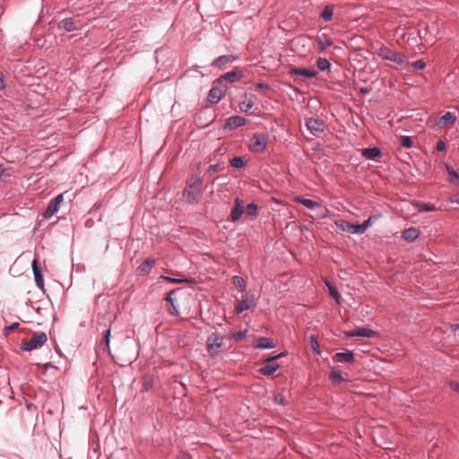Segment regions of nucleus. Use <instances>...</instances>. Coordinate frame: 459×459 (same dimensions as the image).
I'll list each match as a JSON object with an SVG mask.
<instances>
[{"mask_svg": "<svg viewBox=\"0 0 459 459\" xmlns=\"http://www.w3.org/2000/svg\"><path fill=\"white\" fill-rule=\"evenodd\" d=\"M202 183L203 182L200 178H195L188 184L183 193V196L187 203H197L198 197L202 193Z\"/></svg>", "mask_w": 459, "mask_h": 459, "instance_id": "nucleus-1", "label": "nucleus"}, {"mask_svg": "<svg viewBox=\"0 0 459 459\" xmlns=\"http://www.w3.org/2000/svg\"><path fill=\"white\" fill-rule=\"evenodd\" d=\"M47 341L48 336L44 332H35L29 341L21 344V349L25 351H31L43 346Z\"/></svg>", "mask_w": 459, "mask_h": 459, "instance_id": "nucleus-2", "label": "nucleus"}, {"mask_svg": "<svg viewBox=\"0 0 459 459\" xmlns=\"http://www.w3.org/2000/svg\"><path fill=\"white\" fill-rule=\"evenodd\" d=\"M379 57L383 60L392 61L397 65H403L407 63V57L405 55L394 51L387 47H383L378 52Z\"/></svg>", "mask_w": 459, "mask_h": 459, "instance_id": "nucleus-3", "label": "nucleus"}, {"mask_svg": "<svg viewBox=\"0 0 459 459\" xmlns=\"http://www.w3.org/2000/svg\"><path fill=\"white\" fill-rule=\"evenodd\" d=\"M224 337L217 332L212 333L206 340V349L208 353L214 357L219 354V349L223 344Z\"/></svg>", "mask_w": 459, "mask_h": 459, "instance_id": "nucleus-4", "label": "nucleus"}, {"mask_svg": "<svg viewBox=\"0 0 459 459\" xmlns=\"http://www.w3.org/2000/svg\"><path fill=\"white\" fill-rule=\"evenodd\" d=\"M305 126L308 132L315 137L320 138L325 134V123L323 119L309 117L306 120Z\"/></svg>", "mask_w": 459, "mask_h": 459, "instance_id": "nucleus-5", "label": "nucleus"}, {"mask_svg": "<svg viewBox=\"0 0 459 459\" xmlns=\"http://www.w3.org/2000/svg\"><path fill=\"white\" fill-rule=\"evenodd\" d=\"M268 138V134L264 133L254 134L250 140L249 149L253 152H264L267 146Z\"/></svg>", "mask_w": 459, "mask_h": 459, "instance_id": "nucleus-6", "label": "nucleus"}, {"mask_svg": "<svg viewBox=\"0 0 459 459\" xmlns=\"http://www.w3.org/2000/svg\"><path fill=\"white\" fill-rule=\"evenodd\" d=\"M64 201V195L63 194H59L57 195L55 198H53L47 209L45 210V212H43V217L45 219H49L50 217H52L53 215H55L58 210H59V205L60 204H62Z\"/></svg>", "mask_w": 459, "mask_h": 459, "instance_id": "nucleus-7", "label": "nucleus"}, {"mask_svg": "<svg viewBox=\"0 0 459 459\" xmlns=\"http://www.w3.org/2000/svg\"><path fill=\"white\" fill-rule=\"evenodd\" d=\"M346 336L348 337H367V338H373L377 335V332L372 330L369 327H359L355 329L354 331H349L345 333Z\"/></svg>", "mask_w": 459, "mask_h": 459, "instance_id": "nucleus-8", "label": "nucleus"}, {"mask_svg": "<svg viewBox=\"0 0 459 459\" xmlns=\"http://www.w3.org/2000/svg\"><path fill=\"white\" fill-rule=\"evenodd\" d=\"M244 76L243 71L241 69L236 68L233 71L228 72L218 79L219 82H222L223 81L229 82H235L241 79Z\"/></svg>", "mask_w": 459, "mask_h": 459, "instance_id": "nucleus-9", "label": "nucleus"}, {"mask_svg": "<svg viewBox=\"0 0 459 459\" xmlns=\"http://www.w3.org/2000/svg\"><path fill=\"white\" fill-rule=\"evenodd\" d=\"M290 75H301L305 78L311 79L317 74L315 69L305 68V67H294L289 72Z\"/></svg>", "mask_w": 459, "mask_h": 459, "instance_id": "nucleus-10", "label": "nucleus"}, {"mask_svg": "<svg viewBox=\"0 0 459 459\" xmlns=\"http://www.w3.org/2000/svg\"><path fill=\"white\" fill-rule=\"evenodd\" d=\"M255 306L256 303L253 299L238 300L235 306V313L239 315L245 310L254 308Z\"/></svg>", "mask_w": 459, "mask_h": 459, "instance_id": "nucleus-11", "label": "nucleus"}, {"mask_svg": "<svg viewBox=\"0 0 459 459\" xmlns=\"http://www.w3.org/2000/svg\"><path fill=\"white\" fill-rule=\"evenodd\" d=\"M154 265L155 259L148 257L137 267V273L142 276L148 275Z\"/></svg>", "mask_w": 459, "mask_h": 459, "instance_id": "nucleus-12", "label": "nucleus"}, {"mask_svg": "<svg viewBox=\"0 0 459 459\" xmlns=\"http://www.w3.org/2000/svg\"><path fill=\"white\" fill-rule=\"evenodd\" d=\"M335 224L342 231L351 232L353 234H362L361 230H357L358 227L360 228L359 224H351L342 220L337 221Z\"/></svg>", "mask_w": 459, "mask_h": 459, "instance_id": "nucleus-13", "label": "nucleus"}, {"mask_svg": "<svg viewBox=\"0 0 459 459\" xmlns=\"http://www.w3.org/2000/svg\"><path fill=\"white\" fill-rule=\"evenodd\" d=\"M32 271L34 275V281L38 288L40 290L44 289V279L41 270L38 267V261L34 259L32 262Z\"/></svg>", "mask_w": 459, "mask_h": 459, "instance_id": "nucleus-14", "label": "nucleus"}, {"mask_svg": "<svg viewBox=\"0 0 459 459\" xmlns=\"http://www.w3.org/2000/svg\"><path fill=\"white\" fill-rule=\"evenodd\" d=\"M246 121L247 119L243 117L232 116L227 118L225 127H229L230 129L238 128L244 126Z\"/></svg>", "mask_w": 459, "mask_h": 459, "instance_id": "nucleus-15", "label": "nucleus"}, {"mask_svg": "<svg viewBox=\"0 0 459 459\" xmlns=\"http://www.w3.org/2000/svg\"><path fill=\"white\" fill-rule=\"evenodd\" d=\"M235 206L231 210L230 217L232 221H237L240 219L241 215L244 212V209L242 207V201L239 198H236L234 200Z\"/></svg>", "mask_w": 459, "mask_h": 459, "instance_id": "nucleus-16", "label": "nucleus"}, {"mask_svg": "<svg viewBox=\"0 0 459 459\" xmlns=\"http://www.w3.org/2000/svg\"><path fill=\"white\" fill-rule=\"evenodd\" d=\"M224 95L223 90L219 87H212L208 94V100L212 104H217Z\"/></svg>", "mask_w": 459, "mask_h": 459, "instance_id": "nucleus-17", "label": "nucleus"}, {"mask_svg": "<svg viewBox=\"0 0 459 459\" xmlns=\"http://www.w3.org/2000/svg\"><path fill=\"white\" fill-rule=\"evenodd\" d=\"M237 58L231 55H223L214 59L212 63V65L223 68L228 63L233 62Z\"/></svg>", "mask_w": 459, "mask_h": 459, "instance_id": "nucleus-18", "label": "nucleus"}, {"mask_svg": "<svg viewBox=\"0 0 459 459\" xmlns=\"http://www.w3.org/2000/svg\"><path fill=\"white\" fill-rule=\"evenodd\" d=\"M333 359L337 362L352 363L354 361V354L351 351L338 352L334 355Z\"/></svg>", "mask_w": 459, "mask_h": 459, "instance_id": "nucleus-19", "label": "nucleus"}, {"mask_svg": "<svg viewBox=\"0 0 459 459\" xmlns=\"http://www.w3.org/2000/svg\"><path fill=\"white\" fill-rule=\"evenodd\" d=\"M58 28L65 30V31L71 32L77 30L75 21L74 18H65L58 23Z\"/></svg>", "mask_w": 459, "mask_h": 459, "instance_id": "nucleus-20", "label": "nucleus"}, {"mask_svg": "<svg viewBox=\"0 0 459 459\" xmlns=\"http://www.w3.org/2000/svg\"><path fill=\"white\" fill-rule=\"evenodd\" d=\"M362 155L368 160H376L381 156V151L378 147L365 148L362 150Z\"/></svg>", "mask_w": 459, "mask_h": 459, "instance_id": "nucleus-21", "label": "nucleus"}, {"mask_svg": "<svg viewBox=\"0 0 459 459\" xmlns=\"http://www.w3.org/2000/svg\"><path fill=\"white\" fill-rule=\"evenodd\" d=\"M275 347L273 341L267 337H259L255 345V349H273Z\"/></svg>", "mask_w": 459, "mask_h": 459, "instance_id": "nucleus-22", "label": "nucleus"}, {"mask_svg": "<svg viewBox=\"0 0 459 459\" xmlns=\"http://www.w3.org/2000/svg\"><path fill=\"white\" fill-rule=\"evenodd\" d=\"M316 41L319 52H324L327 48L333 45V40L325 36L317 37Z\"/></svg>", "mask_w": 459, "mask_h": 459, "instance_id": "nucleus-23", "label": "nucleus"}, {"mask_svg": "<svg viewBox=\"0 0 459 459\" xmlns=\"http://www.w3.org/2000/svg\"><path fill=\"white\" fill-rule=\"evenodd\" d=\"M419 236H420V231L416 228H409V229H406L403 232V238L405 240H408L411 242L416 240L419 238Z\"/></svg>", "mask_w": 459, "mask_h": 459, "instance_id": "nucleus-24", "label": "nucleus"}, {"mask_svg": "<svg viewBox=\"0 0 459 459\" xmlns=\"http://www.w3.org/2000/svg\"><path fill=\"white\" fill-rule=\"evenodd\" d=\"M456 121V117L452 112H446L442 117H439V125L441 126H447V125H454Z\"/></svg>", "mask_w": 459, "mask_h": 459, "instance_id": "nucleus-25", "label": "nucleus"}, {"mask_svg": "<svg viewBox=\"0 0 459 459\" xmlns=\"http://www.w3.org/2000/svg\"><path fill=\"white\" fill-rule=\"evenodd\" d=\"M296 202L304 205L306 208L310 209V210H313V209L320 206V204L317 202L311 200V199L303 198V197H297Z\"/></svg>", "mask_w": 459, "mask_h": 459, "instance_id": "nucleus-26", "label": "nucleus"}, {"mask_svg": "<svg viewBox=\"0 0 459 459\" xmlns=\"http://www.w3.org/2000/svg\"><path fill=\"white\" fill-rule=\"evenodd\" d=\"M379 217L380 215H370L363 223L359 224L360 228L358 227L357 230H361L363 234Z\"/></svg>", "mask_w": 459, "mask_h": 459, "instance_id": "nucleus-27", "label": "nucleus"}, {"mask_svg": "<svg viewBox=\"0 0 459 459\" xmlns=\"http://www.w3.org/2000/svg\"><path fill=\"white\" fill-rule=\"evenodd\" d=\"M329 378L333 384L337 385L341 384L345 380L342 377L341 371L336 368H332Z\"/></svg>", "mask_w": 459, "mask_h": 459, "instance_id": "nucleus-28", "label": "nucleus"}, {"mask_svg": "<svg viewBox=\"0 0 459 459\" xmlns=\"http://www.w3.org/2000/svg\"><path fill=\"white\" fill-rule=\"evenodd\" d=\"M279 368L278 364H267L259 369V372L264 376L273 375Z\"/></svg>", "mask_w": 459, "mask_h": 459, "instance_id": "nucleus-29", "label": "nucleus"}, {"mask_svg": "<svg viewBox=\"0 0 459 459\" xmlns=\"http://www.w3.org/2000/svg\"><path fill=\"white\" fill-rule=\"evenodd\" d=\"M333 8L332 5H325L323 9V11L321 12V14H320V17L325 21V22H329L332 20L333 18Z\"/></svg>", "mask_w": 459, "mask_h": 459, "instance_id": "nucleus-30", "label": "nucleus"}, {"mask_svg": "<svg viewBox=\"0 0 459 459\" xmlns=\"http://www.w3.org/2000/svg\"><path fill=\"white\" fill-rule=\"evenodd\" d=\"M247 330L244 331H234L230 330L229 333V337L232 338L235 342H240L247 336Z\"/></svg>", "mask_w": 459, "mask_h": 459, "instance_id": "nucleus-31", "label": "nucleus"}, {"mask_svg": "<svg viewBox=\"0 0 459 459\" xmlns=\"http://www.w3.org/2000/svg\"><path fill=\"white\" fill-rule=\"evenodd\" d=\"M446 170L449 176V182L454 185H459V174L448 165H446Z\"/></svg>", "mask_w": 459, "mask_h": 459, "instance_id": "nucleus-32", "label": "nucleus"}, {"mask_svg": "<svg viewBox=\"0 0 459 459\" xmlns=\"http://www.w3.org/2000/svg\"><path fill=\"white\" fill-rule=\"evenodd\" d=\"M316 66L320 71L325 72L330 69L331 64L327 58L319 57L316 61Z\"/></svg>", "mask_w": 459, "mask_h": 459, "instance_id": "nucleus-33", "label": "nucleus"}, {"mask_svg": "<svg viewBox=\"0 0 459 459\" xmlns=\"http://www.w3.org/2000/svg\"><path fill=\"white\" fill-rule=\"evenodd\" d=\"M254 100L252 98L248 100H241L238 104L239 108L242 112H247L249 109H251L254 107Z\"/></svg>", "mask_w": 459, "mask_h": 459, "instance_id": "nucleus-34", "label": "nucleus"}, {"mask_svg": "<svg viewBox=\"0 0 459 459\" xmlns=\"http://www.w3.org/2000/svg\"><path fill=\"white\" fill-rule=\"evenodd\" d=\"M233 283L236 285L238 291L243 292L246 290V282L241 276L235 275L233 277Z\"/></svg>", "mask_w": 459, "mask_h": 459, "instance_id": "nucleus-35", "label": "nucleus"}, {"mask_svg": "<svg viewBox=\"0 0 459 459\" xmlns=\"http://www.w3.org/2000/svg\"><path fill=\"white\" fill-rule=\"evenodd\" d=\"M230 166H232L235 169H241L246 165V161L243 157H234L230 161Z\"/></svg>", "mask_w": 459, "mask_h": 459, "instance_id": "nucleus-36", "label": "nucleus"}, {"mask_svg": "<svg viewBox=\"0 0 459 459\" xmlns=\"http://www.w3.org/2000/svg\"><path fill=\"white\" fill-rule=\"evenodd\" d=\"M400 144L404 148H411L413 145V140L411 136L403 135L400 137Z\"/></svg>", "mask_w": 459, "mask_h": 459, "instance_id": "nucleus-37", "label": "nucleus"}, {"mask_svg": "<svg viewBox=\"0 0 459 459\" xmlns=\"http://www.w3.org/2000/svg\"><path fill=\"white\" fill-rule=\"evenodd\" d=\"M325 284L328 288L330 295L339 303L341 296L336 288L328 281H326Z\"/></svg>", "mask_w": 459, "mask_h": 459, "instance_id": "nucleus-38", "label": "nucleus"}, {"mask_svg": "<svg viewBox=\"0 0 459 459\" xmlns=\"http://www.w3.org/2000/svg\"><path fill=\"white\" fill-rule=\"evenodd\" d=\"M247 214L251 217L255 218L257 215V205L254 203L247 204L246 208Z\"/></svg>", "mask_w": 459, "mask_h": 459, "instance_id": "nucleus-39", "label": "nucleus"}, {"mask_svg": "<svg viewBox=\"0 0 459 459\" xmlns=\"http://www.w3.org/2000/svg\"><path fill=\"white\" fill-rule=\"evenodd\" d=\"M160 278L167 281L172 282V283H182V282H190L191 281V280H189L187 278L178 279V278H171V277L165 276V275H161Z\"/></svg>", "mask_w": 459, "mask_h": 459, "instance_id": "nucleus-40", "label": "nucleus"}, {"mask_svg": "<svg viewBox=\"0 0 459 459\" xmlns=\"http://www.w3.org/2000/svg\"><path fill=\"white\" fill-rule=\"evenodd\" d=\"M273 401L275 403L280 404V405L287 404V402H286L284 396L280 393H275L273 394Z\"/></svg>", "mask_w": 459, "mask_h": 459, "instance_id": "nucleus-41", "label": "nucleus"}, {"mask_svg": "<svg viewBox=\"0 0 459 459\" xmlns=\"http://www.w3.org/2000/svg\"><path fill=\"white\" fill-rule=\"evenodd\" d=\"M310 344L315 353L320 354V348L317 339L315 336L310 337Z\"/></svg>", "mask_w": 459, "mask_h": 459, "instance_id": "nucleus-42", "label": "nucleus"}, {"mask_svg": "<svg viewBox=\"0 0 459 459\" xmlns=\"http://www.w3.org/2000/svg\"><path fill=\"white\" fill-rule=\"evenodd\" d=\"M435 210H436L435 205L431 204H420V208H419L420 212H432Z\"/></svg>", "mask_w": 459, "mask_h": 459, "instance_id": "nucleus-43", "label": "nucleus"}, {"mask_svg": "<svg viewBox=\"0 0 459 459\" xmlns=\"http://www.w3.org/2000/svg\"><path fill=\"white\" fill-rule=\"evenodd\" d=\"M224 169L223 165L221 164V163H216V164H212V165H210L209 168H208V172L210 173H215V172H219V171H221L222 169Z\"/></svg>", "mask_w": 459, "mask_h": 459, "instance_id": "nucleus-44", "label": "nucleus"}, {"mask_svg": "<svg viewBox=\"0 0 459 459\" xmlns=\"http://www.w3.org/2000/svg\"><path fill=\"white\" fill-rule=\"evenodd\" d=\"M411 66L416 69V70H421L423 68H425L426 66V63L424 62V60L422 59H419V60H416L414 61L412 64H411Z\"/></svg>", "mask_w": 459, "mask_h": 459, "instance_id": "nucleus-45", "label": "nucleus"}, {"mask_svg": "<svg viewBox=\"0 0 459 459\" xmlns=\"http://www.w3.org/2000/svg\"><path fill=\"white\" fill-rule=\"evenodd\" d=\"M180 289H176V290H172L168 292L165 299L167 302L169 303H173L175 302V299H174V295L176 293L177 290H179Z\"/></svg>", "mask_w": 459, "mask_h": 459, "instance_id": "nucleus-46", "label": "nucleus"}, {"mask_svg": "<svg viewBox=\"0 0 459 459\" xmlns=\"http://www.w3.org/2000/svg\"><path fill=\"white\" fill-rule=\"evenodd\" d=\"M169 314H171L173 316H178L179 315L178 306L176 305L175 302L169 303Z\"/></svg>", "mask_w": 459, "mask_h": 459, "instance_id": "nucleus-47", "label": "nucleus"}, {"mask_svg": "<svg viewBox=\"0 0 459 459\" xmlns=\"http://www.w3.org/2000/svg\"><path fill=\"white\" fill-rule=\"evenodd\" d=\"M109 337H110V329L105 331L102 342L105 343L106 348L109 349Z\"/></svg>", "mask_w": 459, "mask_h": 459, "instance_id": "nucleus-48", "label": "nucleus"}, {"mask_svg": "<svg viewBox=\"0 0 459 459\" xmlns=\"http://www.w3.org/2000/svg\"><path fill=\"white\" fill-rule=\"evenodd\" d=\"M436 149L437 152H443L446 150V143L444 141L442 140H439L437 143V146H436Z\"/></svg>", "mask_w": 459, "mask_h": 459, "instance_id": "nucleus-49", "label": "nucleus"}, {"mask_svg": "<svg viewBox=\"0 0 459 459\" xmlns=\"http://www.w3.org/2000/svg\"><path fill=\"white\" fill-rule=\"evenodd\" d=\"M18 326H19V323H13L11 325L6 326L4 331L6 332V333H8L15 330Z\"/></svg>", "mask_w": 459, "mask_h": 459, "instance_id": "nucleus-50", "label": "nucleus"}, {"mask_svg": "<svg viewBox=\"0 0 459 459\" xmlns=\"http://www.w3.org/2000/svg\"><path fill=\"white\" fill-rule=\"evenodd\" d=\"M281 356H282V353H279V354L273 355V356H269L266 359H264V361L265 362H270V361H273V360H274L276 359L281 358Z\"/></svg>", "mask_w": 459, "mask_h": 459, "instance_id": "nucleus-51", "label": "nucleus"}, {"mask_svg": "<svg viewBox=\"0 0 459 459\" xmlns=\"http://www.w3.org/2000/svg\"><path fill=\"white\" fill-rule=\"evenodd\" d=\"M256 87L258 89H262V90H268L269 89V85L267 83H264V82H258L256 84Z\"/></svg>", "mask_w": 459, "mask_h": 459, "instance_id": "nucleus-52", "label": "nucleus"}, {"mask_svg": "<svg viewBox=\"0 0 459 459\" xmlns=\"http://www.w3.org/2000/svg\"><path fill=\"white\" fill-rule=\"evenodd\" d=\"M450 386H451V388H452L455 392H456V393H458V394H459V384H458V383L451 382V383H450Z\"/></svg>", "mask_w": 459, "mask_h": 459, "instance_id": "nucleus-53", "label": "nucleus"}, {"mask_svg": "<svg viewBox=\"0 0 459 459\" xmlns=\"http://www.w3.org/2000/svg\"><path fill=\"white\" fill-rule=\"evenodd\" d=\"M4 87H5V85H4V82L3 74L0 73V91L4 90Z\"/></svg>", "mask_w": 459, "mask_h": 459, "instance_id": "nucleus-54", "label": "nucleus"}, {"mask_svg": "<svg viewBox=\"0 0 459 459\" xmlns=\"http://www.w3.org/2000/svg\"><path fill=\"white\" fill-rule=\"evenodd\" d=\"M451 203L459 204V194L450 199Z\"/></svg>", "mask_w": 459, "mask_h": 459, "instance_id": "nucleus-55", "label": "nucleus"}, {"mask_svg": "<svg viewBox=\"0 0 459 459\" xmlns=\"http://www.w3.org/2000/svg\"><path fill=\"white\" fill-rule=\"evenodd\" d=\"M178 459H191V456L189 454H183Z\"/></svg>", "mask_w": 459, "mask_h": 459, "instance_id": "nucleus-56", "label": "nucleus"}, {"mask_svg": "<svg viewBox=\"0 0 459 459\" xmlns=\"http://www.w3.org/2000/svg\"><path fill=\"white\" fill-rule=\"evenodd\" d=\"M455 328H459V324L455 325Z\"/></svg>", "mask_w": 459, "mask_h": 459, "instance_id": "nucleus-57", "label": "nucleus"}]
</instances>
